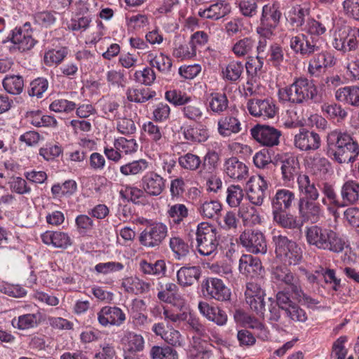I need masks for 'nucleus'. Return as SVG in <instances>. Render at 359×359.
I'll return each instance as SVG.
<instances>
[{
  "label": "nucleus",
  "instance_id": "1",
  "mask_svg": "<svg viewBox=\"0 0 359 359\" xmlns=\"http://www.w3.org/2000/svg\"><path fill=\"white\" fill-rule=\"evenodd\" d=\"M196 250L203 256L215 254L219 248L226 255L229 256L234 252L235 244L229 236L221 237L217 229L207 222L198 224L196 231Z\"/></svg>",
  "mask_w": 359,
  "mask_h": 359
},
{
  "label": "nucleus",
  "instance_id": "2",
  "mask_svg": "<svg viewBox=\"0 0 359 359\" xmlns=\"http://www.w3.org/2000/svg\"><path fill=\"white\" fill-rule=\"evenodd\" d=\"M328 152L338 163H353L359 156V144L346 132L333 130L327 135Z\"/></svg>",
  "mask_w": 359,
  "mask_h": 359
},
{
  "label": "nucleus",
  "instance_id": "3",
  "mask_svg": "<svg viewBox=\"0 0 359 359\" xmlns=\"http://www.w3.org/2000/svg\"><path fill=\"white\" fill-rule=\"evenodd\" d=\"M280 100L294 104L316 100L318 90L313 82L305 76L294 77L291 84L279 89Z\"/></svg>",
  "mask_w": 359,
  "mask_h": 359
},
{
  "label": "nucleus",
  "instance_id": "4",
  "mask_svg": "<svg viewBox=\"0 0 359 359\" xmlns=\"http://www.w3.org/2000/svg\"><path fill=\"white\" fill-rule=\"evenodd\" d=\"M271 244L276 258L285 264L297 265L302 260V250L299 245L280 231L271 232Z\"/></svg>",
  "mask_w": 359,
  "mask_h": 359
},
{
  "label": "nucleus",
  "instance_id": "5",
  "mask_svg": "<svg viewBox=\"0 0 359 359\" xmlns=\"http://www.w3.org/2000/svg\"><path fill=\"white\" fill-rule=\"evenodd\" d=\"M271 279L277 285L286 286L299 301L304 299L307 303L318 304L317 301L304 293L299 278L294 275L286 266V264H278L273 266L271 269Z\"/></svg>",
  "mask_w": 359,
  "mask_h": 359
},
{
  "label": "nucleus",
  "instance_id": "6",
  "mask_svg": "<svg viewBox=\"0 0 359 359\" xmlns=\"http://www.w3.org/2000/svg\"><path fill=\"white\" fill-rule=\"evenodd\" d=\"M332 47L343 54L356 50L359 47V28L343 25L337 27L332 34Z\"/></svg>",
  "mask_w": 359,
  "mask_h": 359
},
{
  "label": "nucleus",
  "instance_id": "7",
  "mask_svg": "<svg viewBox=\"0 0 359 359\" xmlns=\"http://www.w3.org/2000/svg\"><path fill=\"white\" fill-rule=\"evenodd\" d=\"M168 226L163 222H152L140 235V243L147 248L158 247L168 236Z\"/></svg>",
  "mask_w": 359,
  "mask_h": 359
},
{
  "label": "nucleus",
  "instance_id": "8",
  "mask_svg": "<svg viewBox=\"0 0 359 359\" xmlns=\"http://www.w3.org/2000/svg\"><path fill=\"white\" fill-rule=\"evenodd\" d=\"M201 292L207 299L224 302L230 299V290L221 279L207 278L201 283Z\"/></svg>",
  "mask_w": 359,
  "mask_h": 359
},
{
  "label": "nucleus",
  "instance_id": "9",
  "mask_svg": "<svg viewBox=\"0 0 359 359\" xmlns=\"http://www.w3.org/2000/svg\"><path fill=\"white\" fill-rule=\"evenodd\" d=\"M33 30L30 22H27L22 26L16 27L12 30L11 41L20 52H25L34 47L36 41L32 36Z\"/></svg>",
  "mask_w": 359,
  "mask_h": 359
},
{
  "label": "nucleus",
  "instance_id": "10",
  "mask_svg": "<svg viewBox=\"0 0 359 359\" xmlns=\"http://www.w3.org/2000/svg\"><path fill=\"white\" fill-rule=\"evenodd\" d=\"M250 114L262 120L273 118L278 112L275 102L269 98L250 99L247 102Z\"/></svg>",
  "mask_w": 359,
  "mask_h": 359
},
{
  "label": "nucleus",
  "instance_id": "11",
  "mask_svg": "<svg viewBox=\"0 0 359 359\" xmlns=\"http://www.w3.org/2000/svg\"><path fill=\"white\" fill-rule=\"evenodd\" d=\"M299 217L304 222L316 224L324 217V209L318 200L298 201Z\"/></svg>",
  "mask_w": 359,
  "mask_h": 359
},
{
  "label": "nucleus",
  "instance_id": "12",
  "mask_svg": "<svg viewBox=\"0 0 359 359\" xmlns=\"http://www.w3.org/2000/svg\"><path fill=\"white\" fill-rule=\"evenodd\" d=\"M240 242L246 250L254 254H265L267 245L264 234L259 231H244L240 236Z\"/></svg>",
  "mask_w": 359,
  "mask_h": 359
},
{
  "label": "nucleus",
  "instance_id": "13",
  "mask_svg": "<svg viewBox=\"0 0 359 359\" xmlns=\"http://www.w3.org/2000/svg\"><path fill=\"white\" fill-rule=\"evenodd\" d=\"M97 320L100 325L104 327H120L126 320L125 312L116 306H105L97 312Z\"/></svg>",
  "mask_w": 359,
  "mask_h": 359
},
{
  "label": "nucleus",
  "instance_id": "14",
  "mask_svg": "<svg viewBox=\"0 0 359 359\" xmlns=\"http://www.w3.org/2000/svg\"><path fill=\"white\" fill-rule=\"evenodd\" d=\"M142 129L151 140L153 150L162 151L168 147L169 140L162 127L149 121L142 124Z\"/></svg>",
  "mask_w": 359,
  "mask_h": 359
},
{
  "label": "nucleus",
  "instance_id": "15",
  "mask_svg": "<svg viewBox=\"0 0 359 359\" xmlns=\"http://www.w3.org/2000/svg\"><path fill=\"white\" fill-rule=\"evenodd\" d=\"M166 179L155 171H148L142 177L140 187L149 196H158L165 189Z\"/></svg>",
  "mask_w": 359,
  "mask_h": 359
},
{
  "label": "nucleus",
  "instance_id": "16",
  "mask_svg": "<svg viewBox=\"0 0 359 359\" xmlns=\"http://www.w3.org/2000/svg\"><path fill=\"white\" fill-rule=\"evenodd\" d=\"M252 137L263 146L273 147L278 145L281 132L278 129L266 125L257 124L250 130Z\"/></svg>",
  "mask_w": 359,
  "mask_h": 359
},
{
  "label": "nucleus",
  "instance_id": "17",
  "mask_svg": "<svg viewBox=\"0 0 359 359\" xmlns=\"http://www.w3.org/2000/svg\"><path fill=\"white\" fill-rule=\"evenodd\" d=\"M267 188L268 184L262 175L251 177L246 184L249 201L254 205H261L264 202Z\"/></svg>",
  "mask_w": 359,
  "mask_h": 359
},
{
  "label": "nucleus",
  "instance_id": "18",
  "mask_svg": "<svg viewBox=\"0 0 359 359\" xmlns=\"http://www.w3.org/2000/svg\"><path fill=\"white\" fill-rule=\"evenodd\" d=\"M290 46L294 52L303 56H310L319 50L318 40L304 34L292 36L290 39Z\"/></svg>",
  "mask_w": 359,
  "mask_h": 359
},
{
  "label": "nucleus",
  "instance_id": "19",
  "mask_svg": "<svg viewBox=\"0 0 359 359\" xmlns=\"http://www.w3.org/2000/svg\"><path fill=\"white\" fill-rule=\"evenodd\" d=\"M294 144L301 151L316 150L320 146V137L318 133L302 128L294 135Z\"/></svg>",
  "mask_w": 359,
  "mask_h": 359
},
{
  "label": "nucleus",
  "instance_id": "20",
  "mask_svg": "<svg viewBox=\"0 0 359 359\" xmlns=\"http://www.w3.org/2000/svg\"><path fill=\"white\" fill-rule=\"evenodd\" d=\"M336 59L333 54L323 51L316 55L309 62L308 72L310 75L318 76L323 68L330 67L335 65Z\"/></svg>",
  "mask_w": 359,
  "mask_h": 359
},
{
  "label": "nucleus",
  "instance_id": "21",
  "mask_svg": "<svg viewBox=\"0 0 359 359\" xmlns=\"http://www.w3.org/2000/svg\"><path fill=\"white\" fill-rule=\"evenodd\" d=\"M295 199V194L290 189L276 190L271 199L272 212L290 210L293 206Z\"/></svg>",
  "mask_w": 359,
  "mask_h": 359
},
{
  "label": "nucleus",
  "instance_id": "22",
  "mask_svg": "<svg viewBox=\"0 0 359 359\" xmlns=\"http://www.w3.org/2000/svg\"><path fill=\"white\" fill-rule=\"evenodd\" d=\"M198 309L200 313L208 320L218 326L226 324L228 316L224 311L217 306H212L205 302H199Z\"/></svg>",
  "mask_w": 359,
  "mask_h": 359
},
{
  "label": "nucleus",
  "instance_id": "23",
  "mask_svg": "<svg viewBox=\"0 0 359 359\" xmlns=\"http://www.w3.org/2000/svg\"><path fill=\"white\" fill-rule=\"evenodd\" d=\"M298 191L299 193V201L318 200L320 192L313 181L306 174H300L297 179Z\"/></svg>",
  "mask_w": 359,
  "mask_h": 359
},
{
  "label": "nucleus",
  "instance_id": "24",
  "mask_svg": "<svg viewBox=\"0 0 359 359\" xmlns=\"http://www.w3.org/2000/svg\"><path fill=\"white\" fill-rule=\"evenodd\" d=\"M41 238L44 244L56 248L66 249L72 245L70 236L60 231H46L41 234Z\"/></svg>",
  "mask_w": 359,
  "mask_h": 359
},
{
  "label": "nucleus",
  "instance_id": "25",
  "mask_svg": "<svg viewBox=\"0 0 359 359\" xmlns=\"http://www.w3.org/2000/svg\"><path fill=\"white\" fill-rule=\"evenodd\" d=\"M341 202L344 207L356 203L359 201V181L348 179L341 187Z\"/></svg>",
  "mask_w": 359,
  "mask_h": 359
},
{
  "label": "nucleus",
  "instance_id": "26",
  "mask_svg": "<svg viewBox=\"0 0 359 359\" xmlns=\"http://www.w3.org/2000/svg\"><path fill=\"white\" fill-rule=\"evenodd\" d=\"M224 170L226 175L234 180H243L248 176V168L236 157L226 159L224 164Z\"/></svg>",
  "mask_w": 359,
  "mask_h": 359
},
{
  "label": "nucleus",
  "instance_id": "27",
  "mask_svg": "<svg viewBox=\"0 0 359 359\" xmlns=\"http://www.w3.org/2000/svg\"><path fill=\"white\" fill-rule=\"evenodd\" d=\"M240 120L232 115L222 116L217 121V132L223 137H229L241 132Z\"/></svg>",
  "mask_w": 359,
  "mask_h": 359
},
{
  "label": "nucleus",
  "instance_id": "28",
  "mask_svg": "<svg viewBox=\"0 0 359 359\" xmlns=\"http://www.w3.org/2000/svg\"><path fill=\"white\" fill-rule=\"evenodd\" d=\"M230 12L231 6L229 4L225 1L219 0L203 10L200 9L198 15L204 19L218 20L227 15Z\"/></svg>",
  "mask_w": 359,
  "mask_h": 359
},
{
  "label": "nucleus",
  "instance_id": "29",
  "mask_svg": "<svg viewBox=\"0 0 359 359\" xmlns=\"http://www.w3.org/2000/svg\"><path fill=\"white\" fill-rule=\"evenodd\" d=\"M334 19L331 15L324 14L318 16V20L310 19L307 21L304 29L311 35H322L327 29L332 27Z\"/></svg>",
  "mask_w": 359,
  "mask_h": 359
},
{
  "label": "nucleus",
  "instance_id": "30",
  "mask_svg": "<svg viewBox=\"0 0 359 359\" xmlns=\"http://www.w3.org/2000/svg\"><path fill=\"white\" fill-rule=\"evenodd\" d=\"M326 236L325 242L323 245V250H327L334 253H340L345 248L350 245L348 238L337 232L329 229Z\"/></svg>",
  "mask_w": 359,
  "mask_h": 359
},
{
  "label": "nucleus",
  "instance_id": "31",
  "mask_svg": "<svg viewBox=\"0 0 359 359\" xmlns=\"http://www.w3.org/2000/svg\"><path fill=\"white\" fill-rule=\"evenodd\" d=\"M262 266L260 259L251 255H243L239 259V271L246 276L255 277L260 274Z\"/></svg>",
  "mask_w": 359,
  "mask_h": 359
},
{
  "label": "nucleus",
  "instance_id": "32",
  "mask_svg": "<svg viewBox=\"0 0 359 359\" xmlns=\"http://www.w3.org/2000/svg\"><path fill=\"white\" fill-rule=\"evenodd\" d=\"M329 229L318 225L307 226L305 230L306 239L309 245L323 250Z\"/></svg>",
  "mask_w": 359,
  "mask_h": 359
},
{
  "label": "nucleus",
  "instance_id": "33",
  "mask_svg": "<svg viewBox=\"0 0 359 359\" xmlns=\"http://www.w3.org/2000/svg\"><path fill=\"white\" fill-rule=\"evenodd\" d=\"M183 136L191 144H200L206 142L210 135L206 126L198 124L185 127L183 130Z\"/></svg>",
  "mask_w": 359,
  "mask_h": 359
},
{
  "label": "nucleus",
  "instance_id": "34",
  "mask_svg": "<svg viewBox=\"0 0 359 359\" xmlns=\"http://www.w3.org/2000/svg\"><path fill=\"white\" fill-rule=\"evenodd\" d=\"M121 343L126 352L135 353L144 350L145 341L142 335L126 331L121 339Z\"/></svg>",
  "mask_w": 359,
  "mask_h": 359
},
{
  "label": "nucleus",
  "instance_id": "35",
  "mask_svg": "<svg viewBox=\"0 0 359 359\" xmlns=\"http://www.w3.org/2000/svg\"><path fill=\"white\" fill-rule=\"evenodd\" d=\"M337 101L353 107H359V86H348L338 88L335 91Z\"/></svg>",
  "mask_w": 359,
  "mask_h": 359
},
{
  "label": "nucleus",
  "instance_id": "36",
  "mask_svg": "<svg viewBox=\"0 0 359 359\" xmlns=\"http://www.w3.org/2000/svg\"><path fill=\"white\" fill-rule=\"evenodd\" d=\"M273 222L284 229H300L303 222L296 216L286 210L272 212Z\"/></svg>",
  "mask_w": 359,
  "mask_h": 359
},
{
  "label": "nucleus",
  "instance_id": "37",
  "mask_svg": "<svg viewBox=\"0 0 359 359\" xmlns=\"http://www.w3.org/2000/svg\"><path fill=\"white\" fill-rule=\"evenodd\" d=\"M201 276V270L199 266H182L177 272V282L183 287L194 285Z\"/></svg>",
  "mask_w": 359,
  "mask_h": 359
},
{
  "label": "nucleus",
  "instance_id": "38",
  "mask_svg": "<svg viewBox=\"0 0 359 359\" xmlns=\"http://www.w3.org/2000/svg\"><path fill=\"white\" fill-rule=\"evenodd\" d=\"M207 109L216 114L225 111L229 106L226 95L222 93H212L206 98Z\"/></svg>",
  "mask_w": 359,
  "mask_h": 359
},
{
  "label": "nucleus",
  "instance_id": "39",
  "mask_svg": "<svg viewBox=\"0 0 359 359\" xmlns=\"http://www.w3.org/2000/svg\"><path fill=\"white\" fill-rule=\"evenodd\" d=\"M122 287L129 293L141 294L148 292L150 290L151 285L136 276L127 277L123 279Z\"/></svg>",
  "mask_w": 359,
  "mask_h": 359
},
{
  "label": "nucleus",
  "instance_id": "40",
  "mask_svg": "<svg viewBox=\"0 0 359 359\" xmlns=\"http://www.w3.org/2000/svg\"><path fill=\"white\" fill-rule=\"evenodd\" d=\"M181 111L184 118L194 122L200 121L204 115L201 103L192 100L191 97L182 106Z\"/></svg>",
  "mask_w": 359,
  "mask_h": 359
},
{
  "label": "nucleus",
  "instance_id": "41",
  "mask_svg": "<svg viewBox=\"0 0 359 359\" xmlns=\"http://www.w3.org/2000/svg\"><path fill=\"white\" fill-rule=\"evenodd\" d=\"M147 59L151 67L156 68L161 72L168 73L171 70L172 66V60L163 53L157 55L149 51L147 53Z\"/></svg>",
  "mask_w": 359,
  "mask_h": 359
},
{
  "label": "nucleus",
  "instance_id": "42",
  "mask_svg": "<svg viewBox=\"0 0 359 359\" xmlns=\"http://www.w3.org/2000/svg\"><path fill=\"white\" fill-rule=\"evenodd\" d=\"M282 179L285 182L292 181L298 173L299 162L293 156H286L281 161Z\"/></svg>",
  "mask_w": 359,
  "mask_h": 359
},
{
  "label": "nucleus",
  "instance_id": "43",
  "mask_svg": "<svg viewBox=\"0 0 359 359\" xmlns=\"http://www.w3.org/2000/svg\"><path fill=\"white\" fill-rule=\"evenodd\" d=\"M172 53V56L179 61L191 60L196 56L194 48L189 41H175Z\"/></svg>",
  "mask_w": 359,
  "mask_h": 359
},
{
  "label": "nucleus",
  "instance_id": "44",
  "mask_svg": "<svg viewBox=\"0 0 359 359\" xmlns=\"http://www.w3.org/2000/svg\"><path fill=\"white\" fill-rule=\"evenodd\" d=\"M127 100L131 102L143 103L156 95L154 90L144 88H128L126 92Z\"/></svg>",
  "mask_w": 359,
  "mask_h": 359
},
{
  "label": "nucleus",
  "instance_id": "45",
  "mask_svg": "<svg viewBox=\"0 0 359 359\" xmlns=\"http://www.w3.org/2000/svg\"><path fill=\"white\" fill-rule=\"evenodd\" d=\"M281 16L282 13L280 4L277 1H274L271 4H266L262 7L260 20L262 24L271 21L276 25L279 23Z\"/></svg>",
  "mask_w": 359,
  "mask_h": 359
},
{
  "label": "nucleus",
  "instance_id": "46",
  "mask_svg": "<svg viewBox=\"0 0 359 359\" xmlns=\"http://www.w3.org/2000/svg\"><path fill=\"white\" fill-rule=\"evenodd\" d=\"M309 12V7L305 5H294L288 11L287 19L293 26L299 27L304 24Z\"/></svg>",
  "mask_w": 359,
  "mask_h": 359
},
{
  "label": "nucleus",
  "instance_id": "47",
  "mask_svg": "<svg viewBox=\"0 0 359 359\" xmlns=\"http://www.w3.org/2000/svg\"><path fill=\"white\" fill-rule=\"evenodd\" d=\"M28 121L36 127H56L57 122L51 116L43 115L40 111H32L27 114Z\"/></svg>",
  "mask_w": 359,
  "mask_h": 359
},
{
  "label": "nucleus",
  "instance_id": "48",
  "mask_svg": "<svg viewBox=\"0 0 359 359\" xmlns=\"http://www.w3.org/2000/svg\"><path fill=\"white\" fill-rule=\"evenodd\" d=\"M238 216L245 226H253L259 224L261 218L256 208L249 204H242L238 210Z\"/></svg>",
  "mask_w": 359,
  "mask_h": 359
},
{
  "label": "nucleus",
  "instance_id": "49",
  "mask_svg": "<svg viewBox=\"0 0 359 359\" xmlns=\"http://www.w3.org/2000/svg\"><path fill=\"white\" fill-rule=\"evenodd\" d=\"M149 165V161L140 158L122 165L120 167V172L124 176L137 175L147 170Z\"/></svg>",
  "mask_w": 359,
  "mask_h": 359
},
{
  "label": "nucleus",
  "instance_id": "50",
  "mask_svg": "<svg viewBox=\"0 0 359 359\" xmlns=\"http://www.w3.org/2000/svg\"><path fill=\"white\" fill-rule=\"evenodd\" d=\"M267 46V40L264 38L261 39L257 47V55L256 57L257 60V64L253 65L252 62H248L246 63V70L249 74L253 76L256 74L257 71H259L264 64V59L265 58V51Z\"/></svg>",
  "mask_w": 359,
  "mask_h": 359
},
{
  "label": "nucleus",
  "instance_id": "51",
  "mask_svg": "<svg viewBox=\"0 0 359 359\" xmlns=\"http://www.w3.org/2000/svg\"><path fill=\"white\" fill-rule=\"evenodd\" d=\"M169 246L176 259L180 260L189 254V245L178 236H172L170 238Z\"/></svg>",
  "mask_w": 359,
  "mask_h": 359
},
{
  "label": "nucleus",
  "instance_id": "52",
  "mask_svg": "<svg viewBox=\"0 0 359 359\" xmlns=\"http://www.w3.org/2000/svg\"><path fill=\"white\" fill-rule=\"evenodd\" d=\"M2 84L5 90L12 95L20 94L24 88V81L20 75H7Z\"/></svg>",
  "mask_w": 359,
  "mask_h": 359
},
{
  "label": "nucleus",
  "instance_id": "53",
  "mask_svg": "<svg viewBox=\"0 0 359 359\" xmlns=\"http://www.w3.org/2000/svg\"><path fill=\"white\" fill-rule=\"evenodd\" d=\"M178 287L174 283H167L161 291L158 292V298L164 302L175 304L174 301L180 302L182 306L184 304L182 299L177 296Z\"/></svg>",
  "mask_w": 359,
  "mask_h": 359
},
{
  "label": "nucleus",
  "instance_id": "54",
  "mask_svg": "<svg viewBox=\"0 0 359 359\" xmlns=\"http://www.w3.org/2000/svg\"><path fill=\"white\" fill-rule=\"evenodd\" d=\"M113 145L121 152L122 156L133 154L138 149V144L134 138L127 139L120 137L114 140Z\"/></svg>",
  "mask_w": 359,
  "mask_h": 359
},
{
  "label": "nucleus",
  "instance_id": "55",
  "mask_svg": "<svg viewBox=\"0 0 359 359\" xmlns=\"http://www.w3.org/2000/svg\"><path fill=\"white\" fill-rule=\"evenodd\" d=\"M143 189L132 185L123 186L120 191V196L122 198L131 201L135 204L140 203V199L145 196Z\"/></svg>",
  "mask_w": 359,
  "mask_h": 359
},
{
  "label": "nucleus",
  "instance_id": "56",
  "mask_svg": "<svg viewBox=\"0 0 359 359\" xmlns=\"http://www.w3.org/2000/svg\"><path fill=\"white\" fill-rule=\"evenodd\" d=\"M226 201L231 208L241 206L245 193L239 185L231 184L226 189Z\"/></svg>",
  "mask_w": 359,
  "mask_h": 359
},
{
  "label": "nucleus",
  "instance_id": "57",
  "mask_svg": "<svg viewBox=\"0 0 359 359\" xmlns=\"http://www.w3.org/2000/svg\"><path fill=\"white\" fill-rule=\"evenodd\" d=\"M243 69L244 67L241 62L232 61L223 69V78L225 80L236 82L241 78Z\"/></svg>",
  "mask_w": 359,
  "mask_h": 359
},
{
  "label": "nucleus",
  "instance_id": "58",
  "mask_svg": "<svg viewBox=\"0 0 359 359\" xmlns=\"http://www.w3.org/2000/svg\"><path fill=\"white\" fill-rule=\"evenodd\" d=\"M140 270L144 273L154 276H163L166 272V265L164 260H157L154 264L142 260L140 263Z\"/></svg>",
  "mask_w": 359,
  "mask_h": 359
},
{
  "label": "nucleus",
  "instance_id": "59",
  "mask_svg": "<svg viewBox=\"0 0 359 359\" xmlns=\"http://www.w3.org/2000/svg\"><path fill=\"white\" fill-rule=\"evenodd\" d=\"M309 163L311 169L316 175H325L331 169V164L328 159L318 154L310 158Z\"/></svg>",
  "mask_w": 359,
  "mask_h": 359
},
{
  "label": "nucleus",
  "instance_id": "60",
  "mask_svg": "<svg viewBox=\"0 0 359 359\" xmlns=\"http://www.w3.org/2000/svg\"><path fill=\"white\" fill-rule=\"evenodd\" d=\"M56 14V12L50 11L36 12L33 15L34 23L41 27L48 28L55 23Z\"/></svg>",
  "mask_w": 359,
  "mask_h": 359
},
{
  "label": "nucleus",
  "instance_id": "61",
  "mask_svg": "<svg viewBox=\"0 0 359 359\" xmlns=\"http://www.w3.org/2000/svg\"><path fill=\"white\" fill-rule=\"evenodd\" d=\"M255 46V40L252 37H245L236 42L232 51L236 56L243 57L250 53Z\"/></svg>",
  "mask_w": 359,
  "mask_h": 359
},
{
  "label": "nucleus",
  "instance_id": "62",
  "mask_svg": "<svg viewBox=\"0 0 359 359\" xmlns=\"http://www.w3.org/2000/svg\"><path fill=\"white\" fill-rule=\"evenodd\" d=\"M322 193L324 197L322 203L325 205H333L337 208H342L344 205L338 200L337 195L333 186L327 182L323 184Z\"/></svg>",
  "mask_w": 359,
  "mask_h": 359
},
{
  "label": "nucleus",
  "instance_id": "63",
  "mask_svg": "<svg viewBox=\"0 0 359 359\" xmlns=\"http://www.w3.org/2000/svg\"><path fill=\"white\" fill-rule=\"evenodd\" d=\"M180 165L184 170L195 171L198 170L201 165V158L192 153H187L180 156L178 158Z\"/></svg>",
  "mask_w": 359,
  "mask_h": 359
},
{
  "label": "nucleus",
  "instance_id": "64",
  "mask_svg": "<svg viewBox=\"0 0 359 359\" xmlns=\"http://www.w3.org/2000/svg\"><path fill=\"white\" fill-rule=\"evenodd\" d=\"M150 355L152 359H178L177 351L171 346H154L150 351Z\"/></svg>",
  "mask_w": 359,
  "mask_h": 359
}]
</instances>
